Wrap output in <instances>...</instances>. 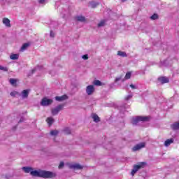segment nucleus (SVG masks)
<instances>
[{"instance_id":"obj_38","label":"nucleus","mask_w":179,"mask_h":179,"mask_svg":"<svg viewBox=\"0 0 179 179\" xmlns=\"http://www.w3.org/2000/svg\"><path fill=\"white\" fill-rule=\"evenodd\" d=\"M39 3H41V5H45V0H39Z\"/></svg>"},{"instance_id":"obj_33","label":"nucleus","mask_w":179,"mask_h":179,"mask_svg":"<svg viewBox=\"0 0 179 179\" xmlns=\"http://www.w3.org/2000/svg\"><path fill=\"white\" fill-rule=\"evenodd\" d=\"M41 68H43V66H38L36 67L34 70H32V73H34V72H36V71H38V69H41Z\"/></svg>"},{"instance_id":"obj_40","label":"nucleus","mask_w":179,"mask_h":179,"mask_svg":"<svg viewBox=\"0 0 179 179\" xmlns=\"http://www.w3.org/2000/svg\"><path fill=\"white\" fill-rule=\"evenodd\" d=\"M167 62V61H164V64L163 65H164V66H166V63Z\"/></svg>"},{"instance_id":"obj_34","label":"nucleus","mask_w":179,"mask_h":179,"mask_svg":"<svg viewBox=\"0 0 179 179\" xmlns=\"http://www.w3.org/2000/svg\"><path fill=\"white\" fill-rule=\"evenodd\" d=\"M10 85H15L16 83V80L14 79V78H10V80H9Z\"/></svg>"},{"instance_id":"obj_25","label":"nucleus","mask_w":179,"mask_h":179,"mask_svg":"<svg viewBox=\"0 0 179 179\" xmlns=\"http://www.w3.org/2000/svg\"><path fill=\"white\" fill-rule=\"evenodd\" d=\"M93 85H94L95 86H101V82L99 80H95L93 82Z\"/></svg>"},{"instance_id":"obj_26","label":"nucleus","mask_w":179,"mask_h":179,"mask_svg":"<svg viewBox=\"0 0 179 179\" xmlns=\"http://www.w3.org/2000/svg\"><path fill=\"white\" fill-rule=\"evenodd\" d=\"M106 24V21L102 20L98 24V27H103Z\"/></svg>"},{"instance_id":"obj_30","label":"nucleus","mask_w":179,"mask_h":179,"mask_svg":"<svg viewBox=\"0 0 179 179\" xmlns=\"http://www.w3.org/2000/svg\"><path fill=\"white\" fill-rule=\"evenodd\" d=\"M82 59L84 61H87V59H89V55L86 54L82 56Z\"/></svg>"},{"instance_id":"obj_18","label":"nucleus","mask_w":179,"mask_h":179,"mask_svg":"<svg viewBox=\"0 0 179 179\" xmlns=\"http://www.w3.org/2000/svg\"><path fill=\"white\" fill-rule=\"evenodd\" d=\"M22 170L24 171V173H30V174H31V171H33V168L22 167Z\"/></svg>"},{"instance_id":"obj_37","label":"nucleus","mask_w":179,"mask_h":179,"mask_svg":"<svg viewBox=\"0 0 179 179\" xmlns=\"http://www.w3.org/2000/svg\"><path fill=\"white\" fill-rule=\"evenodd\" d=\"M50 36L53 38V37H55V33H54L52 31H50Z\"/></svg>"},{"instance_id":"obj_27","label":"nucleus","mask_w":179,"mask_h":179,"mask_svg":"<svg viewBox=\"0 0 179 179\" xmlns=\"http://www.w3.org/2000/svg\"><path fill=\"white\" fill-rule=\"evenodd\" d=\"M10 94L12 97H16V96H17V94H19V92H17L16 91H13V92H11Z\"/></svg>"},{"instance_id":"obj_12","label":"nucleus","mask_w":179,"mask_h":179,"mask_svg":"<svg viewBox=\"0 0 179 179\" xmlns=\"http://www.w3.org/2000/svg\"><path fill=\"white\" fill-rule=\"evenodd\" d=\"M68 99V96L63 95L62 96H56L55 100L57 101H64V100H66Z\"/></svg>"},{"instance_id":"obj_28","label":"nucleus","mask_w":179,"mask_h":179,"mask_svg":"<svg viewBox=\"0 0 179 179\" xmlns=\"http://www.w3.org/2000/svg\"><path fill=\"white\" fill-rule=\"evenodd\" d=\"M132 73H131V72H127L126 73V76L124 77L125 79H131V76Z\"/></svg>"},{"instance_id":"obj_5","label":"nucleus","mask_w":179,"mask_h":179,"mask_svg":"<svg viewBox=\"0 0 179 179\" xmlns=\"http://www.w3.org/2000/svg\"><path fill=\"white\" fill-rule=\"evenodd\" d=\"M64 108V105L61 104L52 109V115H57L59 111H61Z\"/></svg>"},{"instance_id":"obj_19","label":"nucleus","mask_w":179,"mask_h":179,"mask_svg":"<svg viewBox=\"0 0 179 179\" xmlns=\"http://www.w3.org/2000/svg\"><path fill=\"white\" fill-rule=\"evenodd\" d=\"M99 2H96V1L90 2V6L91 8H97V6H99Z\"/></svg>"},{"instance_id":"obj_36","label":"nucleus","mask_w":179,"mask_h":179,"mask_svg":"<svg viewBox=\"0 0 179 179\" xmlns=\"http://www.w3.org/2000/svg\"><path fill=\"white\" fill-rule=\"evenodd\" d=\"M65 166V164H64V162H61L59 165V169H62Z\"/></svg>"},{"instance_id":"obj_20","label":"nucleus","mask_w":179,"mask_h":179,"mask_svg":"<svg viewBox=\"0 0 179 179\" xmlns=\"http://www.w3.org/2000/svg\"><path fill=\"white\" fill-rule=\"evenodd\" d=\"M171 128H172V129H175V130L176 129H179V121L173 123L171 125Z\"/></svg>"},{"instance_id":"obj_1","label":"nucleus","mask_w":179,"mask_h":179,"mask_svg":"<svg viewBox=\"0 0 179 179\" xmlns=\"http://www.w3.org/2000/svg\"><path fill=\"white\" fill-rule=\"evenodd\" d=\"M31 176L34 177H42L43 178H54V177H57V173L48 171L35 170L31 171Z\"/></svg>"},{"instance_id":"obj_2","label":"nucleus","mask_w":179,"mask_h":179,"mask_svg":"<svg viewBox=\"0 0 179 179\" xmlns=\"http://www.w3.org/2000/svg\"><path fill=\"white\" fill-rule=\"evenodd\" d=\"M150 117L149 116H137L132 117L131 119V124L133 125H138L140 122H145V121H149V119Z\"/></svg>"},{"instance_id":"obj_41","label":"nucleus","mask_w":179,"mask_h":179,"mask_svg":"<svg viewBox=\"0 0 179 179\" xmlns=\"http://www.w3.org/2000/svg\"><path fill=\"white\" fill-rule=\"evenodd\" d=\"M23 121V118H21V120H20V122H22Z\"/></svg>"},{"instance_id":"obj_42","label":"nucleus","mask_w":179,"mask_h":179,"mask_svg":"<svg viewBox=\"0 0 179 179\" xmlns=\"http://www.w3.org/2000/svg\"><path fill=\"white\" fill-rule=\"evenodd\" d=\"M125 1H127V0H122V2H125Z\"/></svg>"},{"instance_id":"obj_31","label":"nucleus","mask_w":179,"mask_h":179,"mask_svg":"<svg viewBox=\"0 0 179 179\" xmlns=\"http://www.w3.org/2000/svg\"><path fill=\"white\" fill-rule=\"evenodd\" d=\"M0 71H3L4 72H8V67H3L2 66H0Z\"/></svg>"},{"instance_id":"obj_22","label":"nucleus","mask_w":179,"mask_h":179,"mask_svg":"<svg viewBox=\"0 0 179 179\" xmlns=\"http://www.w3.org/2000/svg\"><path fill=\"white\" fill-rule=\"evenodd\" d=\"M10 59H19V55L17 54H13L10 56Z\"/></svg>"},{"instance_id":"obj_7","label":"nucleus","mask_w":179,"mask_h":179,"mask_svg":"<svg viewBox=\"0 0 179 179\" xmlns=\"http://www.w3.org/2000/svg\"><path fill=\"white\" fill-rule=\"evenodd\" d=\"M85 92L88 96H92L94 93V86L88 85L86 87Z\"/></svg>"},{"instance_id":"obj_39","label":"nucleus","mask_w":179,"mask_h":179,"mask_svg":"<svg viewBox=\"0 0 179 179\" xmlns=\"http://www.w3.org/2000/svg\"><path fill=\"white\" fill-rule=\"evenodd\" d=\"M130 87L131 88V89H136V87L135 86V85H130Z\"/></svg>"},{"instance_id":"obj_21","label":"nucleus","mask_w":179,"mask_h":179,"mask_svg":"<svg viewBox=\"0 0 179 179\" xmlns=\"http://www.w3.org/2000/svg\"><path fill=\"white\" fill-rule=\"evenodd\" d=\"M117 55L119 57H127V53L125 52H122V51H117Z\"/></svg>"},{"instance_id":"obj_29","label":"nucleus","mask_w":179,"mask_h":179,"mask_svg":"<svg viewBox=\"0 0 179 179\" xmlns=\"http://www.w3.org/2000/svg\"><path fill=\"white\" fill-rule=\"evenodd\" d=\"M159 17V15H157V14H154L150 17V19L152 20H156V19H157Z\"/></svg>"},{"instance_id":"obj_16","label":"nucleus","mask_w":179,"mask_h":179,"mask_svg":"<svg viewBox=\"0 0 179 179\" xmlns=\"http://www.w3.org/2000/svg\"><path fill=\"white\" fill-rule=\"evenodd\" d=\"M159 80L162 82V83H169V78L167 77H161L159 78Z\"/></svg>"},{"instance_id":"obj_11","label":"nucleus","mask_w":179,"mask_h":179,"mask_svg":"<svg viewBox=\"0 0 179 179\" xmlns=\"http://www.w3.org/2000/svg\"><path fill=\"white\" fill-rule=\"evenodd\" d=\"M3 24L6 26V27H10V20L6 17L3 18Z\"/></svg>"},{"instance_id":"obj_35","label":"nucleus","mask_w":179,"mask_h":179,"mask_svg":"<svg viewBox=\"0 0 179 179\" xmlns=\"http://www.w3.org/2000/svg\"><path fill=\"white\" fill-rule=\"evenodd\" d=\"M131 99H132V94H129V95H127V96L124 98V99H125L127 101H128V100H131Z\"/></svg>"},{"instance_id":"obj_3","label":"nucleus","mask_w":179,"mask_h":179,"mask_svg":"<svg viewBox=\"0 0 179 179\" xmlns=\"http://www.w3.org/2000/svg\"><path fill=\"white\" fill-rule=\"evenodd\" d=\"M146 165V163L145 162H140L138 164V165H134V168L131 171V176H135V173L140 170V169H143V167H145Z\"/></svg>"},{"instance_id":"obj_24","label":"nucleus","mask_w":179,"mask_h":179,"mask_svg":"<svg viewBox=\"0 0 179 179\" xmlns=\"http://www.w3.org/2000/svg\"><path fill=\"white\" fill-rule=\"evenodd\" d=\"M58 134H59V132L57 130H52L50 131V135L52 136H57V135H58Z\"/></svg>"},{"instance_id":"obj_15","label":"nucleus","mask_w":179,"mask_h":179,"mask_svg":"<svg viewBox=\"0 0 179 179\" xmlns=\"http://www.w3.org/2000/svg\"><path fill=\"white\" fill-rule=\"evenodd\" d=\"M76 20H78V22H86V18L84 16L79 15L76 17Z\"/></svg>"},{"instance_id":"obj_8","label":"nucleus","mask_w":179,"mask_h":179,"mask_svg":"<svg viewBox=\"0 0 179 179\" xmlns=\"http://www.w3.org/2000/svg\"><path fill=\"white\" fill-rule=\"evenodd\" d=\"M70 169H74V170H82V169H83V166H82L79 164H74L70 165Z\"/></svg>"},{"instance_id":"obj_6","label":"nucleus","mask_w":179,"mask_h":179,"mask_svg":"<svg viewBox=\"0 0 179 179\" xmlns=\"http://www.w3.org/2000/svg\"><path fill=\"white\" fill-rule=\"evenodd\" d=\"M145 145L146 144L145 143H140L136 145L134 147H133L132 150L133 152L141 150V149H143V148H145Z\"/></svg>"},{"instance_id":"obj_14","label":"nucleus","mask_w":179,"mask_h":179,"mask_svg":"<svg viewBox=\"0 0 179 179\" xmlns=\"http://www.w3.org/2000/svg\"><path fill=\"white\" fill-rule=\"evenodd\" d=\"M173 142H174V139H173V138L168 139L164 142V146H166L167 148V147L170 146V145H171V143H173Z\"/></svg>"},{"instance_id":"obj_9","label":"nucleus","mask_w":179,"mask_h":179,"mask_svg":"<svg viewBox=\"0 0 179 179\" xmlns=\"http://www.w3.org/2000/svg\"><path fill=\"white\" fill-rule=\"evenodd\" d=\"M29 93H30L29 90H24L21 93V96L23 99H27L29 97Z\"/></svg>"},{"instance_id":"obj_13","label":"nucleus","mask_w":179,"mask_h":179,"mask_svg":"<svg viewBox=\"0 0 179 179\" xmlns=\"http://www.w3.org/2000/svg\"><path fill=\"white\" fill-rule=\"evenodd\" d=\"M30 46V43H24L22 45V46L21 47L20 51L23 52L25 51V50H27V48Z\"/></svg>"},{"instance_id":"obj_4","label":"nucleus","mask_w":179,"mask_h":179,"mask_svg":"<svg viewBox=\"0 0 179 179\" xmlns=\"http://www.w3.org/2000/svg\"><path fill=\"white\" fill-rule=\"evenodd\" d=\"M50 104H52V99L45 97L43 98L41 101V106H43V107H47V106H50Z\"/></svg>"},{"instance_id":"obj_23","label":"nucleus","mask_w":179,"mask_h":179,"mask_svg":"<svg viewBox=\"0 0 179 179\" xmlns=\"http://www.w3.org/2000/svg\"><path fill=\"white\" fill-rule=\"evenodd\" d=\"M63 132L66 134V135H69V134H71V129H69V127H66L64 129Z\"/></svg>"},{"instance_id":"obj_10","label":"nucleus","mask_w":179,"mask_h":179,"mask_svg":"<svg viewBox=\"0 0 179 179\" xmlns=\"http://www.w3.org/2000/svg\"><path fill=\"white\" fill-rule=\"evenodd\" d=\"M91 117H92L94 122H100V117H99V115H97V114L92 113L91 115Z\"/></svg>"},{"instance_id":"obj_32","label":"nucleus","mask_w":179,"mask_h":179,"mask_svg":"<svg viewBox=\"0 0 179 179\" xmlns=\"http://www.w3.org/2000/svg\"><path fill=\"white\" fill-rule=\"evenodd\" d=\"M122 76H120L117 77L115 79V83H117V82H120V80H122Z\"/></svg>"},{"instance_id":"obj_17","label":"nucleus","mask_w":179,"mask_h":179,"mask_svg":"<svg viewBox=\"0 0 179 179\" xmlns=\"http://www.w3.org/2000/svg\"><path fill=\"white\" fill-rule=\"evenodd\" d=\"M46 122H48L49 127H51V124H54V119L52 118V117H48L46 120Z\"/></svg>"}]
</instances>
